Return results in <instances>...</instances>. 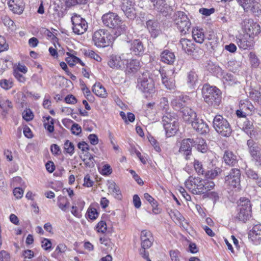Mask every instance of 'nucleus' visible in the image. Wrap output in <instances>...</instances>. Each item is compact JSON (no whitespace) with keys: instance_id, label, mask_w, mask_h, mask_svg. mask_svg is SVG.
I'll use <instances>...</instances> for the list:
<instances>
[{"instance_id":"f257e3e1","label":"nucleus","mask_w":261,"mask_h":261,"mask_svg":"<svg viewBox=\"0 0 261 261\" xmlns=\"http://www.w3.org/2000/svg\"><path fill=\"white\" fill-rule=\"evenodd\" d=\"M185 185L187 189L194 194L206 193L214 189L215 186L212 181L192 176L186 180Z\"/></svg>"},{"instance_id":"f03ea898","label":"nucleus","mask_w":261,"mask_h":261,"mask_svg":"<svg viewBox=\"0 0 261 261\" xmlns=\"http://www.w3.org/2000/svg\"><path fill=\"white\" fill-rule=\"evenodd\" d=\"M101 19L105 26L114 29L116 37L125 32L127 27L117 14L109 12L103 14Z\"/></svg>"},{"instance_id":"7ed1b4c3","label":"nucleus","mask_w":261,"mask_h":261,"mask_svg":"<svg viewBox=\"0 0 261 261\" xmlns=\"http://www.w3.org/2000/svg\"><path fill=\"white\" fill-rule=\"evenodd\" d=\"M202 94L204 101L210 106L216 108L219 106L221 101V92L216 87L204 85Z\"/></svg>"},{"instance_id":"20e7f679","label":"nucleus","mask_w":261,"mask_h":261,"mask_svg":"<svg viewBox=\"0 0 261 261\" xmlns=\"http://www.w3.org/2000/svg\"><path fill=\"white\" fill-rule=\"evenodd\" d=\"M138 88L145 94H151L155 91L154 82L148 71L143 72L137 80Z\"/></svg>"},{"instance_id":"39448f33","label":"nucleus","mask_w":261,"mask_h":261,"mask_svg":"<svg viewBox=\"0 0 261 261\" xmlns=\"http://www.w3.org/2000/svg\"><path fill=\"white\" fill-rule=\"evenodd\" d=\"M92 41L97 47H105L113 43L114 37L107 30L99 29L94 32Z\"/></svg>"},{"instance_id":"423d86ee","label":"nucleus","mask_w":261,"mask_h":261,"mask_svg":"<svg viewBox=\"0 0 261 261\" xmlns=\"http://www.w3.org/2000/svg\"><path fill=\"white\" fill-rule=\"evenodd\" d=\"M213 127L216 131L224 137H228L230 135L232 129L230 125L225 118L222 115H216L213 121Z\"/></svg>"},{"instance_id":"0eeeda50","label":"nucleus","mask_w":261,"mask_h":261,"mask_svg":"<svg viewBox=\"0 0 261 261\" xmlns=\"http://www.w3.org/2000/svg\"><path fill=\"white\" fill-rule=\"evenodd\" d=\"M174 23L178 31L182 34H187L191 26L189 18L185 13L182 11H177L173 16Z\"/></svg>"},{"instance_id":"6e6552de","label":"nucleus","mask_w":261,"mask_h":261,"mask_svg":"<svg viewBox=\"0 0 261 261\" xmlns=\"http://www.w3.org/2000/svg\"><path fill=\"white\" fill-rule=\"evenodd\" d=\"M251 216V205L250 200L246 198H241L238 205V213L237 218L241 221L245 222Z\"/></svg>"},{"instance_id":"1a4fd4ad","label":"nucleus","mask_w":261,"mask_h":261,"mask_svg":"<svg viewBox=\"0 0 261 261\" xmlns=\"http://www.w3.org/2000/svg\"><path fill=\"white\" fill-rule=\"evenodd\" d=\"M241 172L238 168H232L225 177V184L229 189H240Z\"/></svg>"},{"instance_id":"9d476101","label":"nucleus","mask_w":261,"mask_h":261,"mask_svg":"<svg viewBox=\"0 0 261 261\" xmlns=\"http://www.w3.org/2000/svg\"><path fill=\"white\" fill-rule=\"evenodd\" d=\"M72 24V30L76 35H82L84 34L88 29V24L85 19L82 18L77 14H73L71 18Z\"/></svg>"},{"instance_id":"9b49d317","label":"nucleus","mask_w":261,"mask_h":261,"mask_svg":"<svg viewBox=\"0 0 261 261\" xmlns=\"http://www.w3.org/2000/svg\"><path fill=\"white\" fill-rule=\"evenodd\" d=\"M241 25L244 33L252 37H254L260 32V25L252 19H245L242 21Z\"/></svg>"},{"instance_id":"f8f14e48","label":"nucleus","mask_w":261,"mask_h":261,"mask_svg":"<svg viewBox=\"0 0 261 261\" xmlns=\"http://www.w3.org/2000/svg\"><path fill=\"white\" fill-rule=\"evenodd\" d=\"M173 0H150L153 9L161 13L163 16H167L173 9L172 4Z\"/></svg>"},{"instance_id":"ddd939ff","label":"nucleus","mask_w":261,"mask_h":261,"mask_svg":"<svg viewBox=\"0 0 261 261\" xmlns=\"http://www.w3.org/2000/svg\"><path fill=\"white\" fill-rule=\"evenodd\" d=\"M159 72L161 74L162 84L165 87L169 90L174 89L175 87V81L173 78L175 69L172 68L167 71L162 69L160 70Z\"/></svg>"},{"instance_id":"4468645a","label":"nucleus","mask_w":261,"mask_h":261,"mask_svg":"<svg viewBox=\"0 0 261 261\" xmlns=\"http://www.w3.org/2000/svg\"><path fill=\"white\" fill-rule=\"evenodd\" d=\"M247 144L255 165L259 169H261V151L259 147L252 139L248 140Z\"/></svg>"},{"instance_id":"2eb2a0df","label":"nucleus","mask_w":261,"mask_h":261,"mask_svg":"<svg viewBox=\"0 0 261 261\" xmlns=\"http://www.w3.org/2000/svg\"><path fill=\"white\" fill-rule=\"evenodd\" d=\"M239 106V109L237 110L236 114L239 118L245 117L254 110V107L248 99L240 100Z\"/></svg>"},{"instance_id":"dca6fc26","label":"nucleus","mask_w":261,"mask_h":261,"mask_svg":"<svg viewBox=\"0 0 261 261\" xmlns=\"http://www.w3.org/2000/svg\"><path fill=\"white\" fill-rule=\"evenodd\" d=\"M236 42L238 46L243 49H247L252 47L254 37L246 34H240L236 36Z\"/></svg>"},{"instance_id":"f3484780","label":"nucleus","mask_w":261,"mask_h":261,"mask_svg":"<svg viewBox=\"0 0 261 261\" xmlns=\"http://www.w3.org/2000/svg\"><path fill=\"white\" fill-rule=\"evenodd\" d=\"M126 60L123 55L121 56L112 55L108 62V65L114 69H123L125 67Z\"/></svg>"},{"instance_id":"a211bd4d","label":"nucleus","mask_w":261,"mask_h":261,"mask_svg":"<svg viewBox=\"0 0 261 261\" xmlns=\"http://www.w3.org/2000/svg\"><path fill=\"white\" fill-rule=\"evenodd\" d=\"M121 8L128 18L133 19L136 17V11L130 0H121Z\"/></svg>"},{"instance_id":"6ab92c4d","label":"nucleus","mask_w":261,"mask_h":261,"mask_svg":"<svg viewBox=\"0 0 261 261\" xmlns=\"http://www.w3.org/2000/svg\"><path fill=\"white\" fill-rule=\"evenodd\" d=\"M129 43V49L134 55L141 56L144 54L145 48L142 41L139 39H135L130 41H127Z\"/></svg>"},{"instance_id":"aec40b11","label":"nucleus","mask_w":261,"mask_h":261,"mask_svg":"<svg viewBox=\"0 0 261 261\" xmlns=\"http://www.w3.org/2000/svg\"><path fill=\"white\" fill-rule=\"evenodd\" d=\"M193 146V139L190 138L184 139L180 143L179 152L185 155L186 159L187 160L189 158L188 156L191 154L192 147Z\"/></svg>"},{"instance_id":"412c9836","label":"nucleus","mask_w":261,"mask_h":261,"mask_svg":"<svg viewBox=\"0 0 261 261\" xmlns=\"http://www.w3.org/2000/svg\"><path fill=\"white\" fill-rule=\"evenodd\" d=\"M249 238L251 241L255 245L259 244L261 243V224L255 225L250 230Z\"/></svg>"},{"instance_id":"4be33fe9","label":"nucleus","mask_w":261,"mask_h":261,"mask_svg":"<svg viewBox=\"0 0 261 261\" xmlns=\"http://www.w3.org/2000/svg\"><path fill=\"white\" fill-rule=\"evenodd\" d=\"M246 12H255L258 9V3L256 0H237Z\"/></svg>"},{"instance_id":"5701e85b","label":"nucleus","mask_w":261,"mask_h":261,"mask_svg":"<svg viewBox=\"0 0 261 261\" xmlns=\"http://www.w3.org/2000/svg\"><path fill=\"white\" fill-rule=\"evenodd\" d=\"M8 5L14 13L20 14L23 11L24 5L22 0H9Z\"/></svg>"},{"instance_id":"b1692460","label":"nucleus","mask_w":261,"mask_h":261,"mask_svg":"<svg viewBox=\"0 0 261 261\" xmlns=\"http://www.w3.org/2000/svg\"><path fill=\"white\" fill-rule=\"evenodd\" d=\"M191 124L193 128L201 134H206L209 130L208 125L201 119L197 118Z\"/></svg>"},{"instance_id":"393cba45","label":"nucleus","mask_w":261,"mask_h":261,"mask_svg":"<svg viewBox=\"0 0 261 261\" xmlns=\"http://www.w3.org/2000/svg\"><path fill=\"white\" fill-rule=\"evenodd\" d=\"M181 113L182 118L186 122L192 123L197 118L196 113L189 107L182 108Z\"/></svg>"},{"instance_id":"a878e982","label":"nucleus","mask_w":261,"mask_h":261,"mask_svg":"<svg viewBox=\"0 0 261 261\" xmlns=\"http://www.w3.org/2000/svg\"><path fill=\"white\" fill-rule=\"evenodd\" d=\"M126 71L127 74H134L140 68L141 65L139 60L132 59L129 61L126 60Z\"/></svg>"},{"instance_id":"bb28decb","label":"nucleus","mask_w":261,"mask_h":261,"mask_svg":"<svg viewBox=\"0 0 261 261\" xmlns=\"http://www.w3.org/2000/svg\"><path fill=\"white\" fill-rule=\"evenodd\" d=\"M66 55L67 56L66 58V61L70 66H73L77 63L80 64L83 66H85L84 62L76 56V51L73 50H70L69 51L66 52Z\"/></svg>"},{"instance_id":"cd10ccee","label":"nucleus","mask_w":261,"mask_h":261,"mask_svg":"<svg viewBox=\"0 0 261 261\" xmlns=\"http://www.w3.org/2000/svg\"><path fill=\"white\" fill-rule=\"evenodd\" d=\"M223 159L225 163L230 166H235L238 161V156L232 151L226 150L225 151Z\"/></svg>"},{"instance_id":"c85d7f7f","label":"nucleus","mask_w":261,"mask_h":261,"mask_svg":"<svg viewBox=\"0 0 261 261\" xmlns=\"http://www.w3.org/2000/svg\"><path fill=\"white\" fill-rule=\"evenodd\" d=\"M179 45L182 49L189 55H191L195 49L194 44L192 41L186 38H181L180 40Z\"/></svg>"},{"instance_id":"c756f323","label":"nucleus","mask_w":261,"mask_h":261,"mask_svg":"<svg viewBox=\"0 0 261 261\" xmlns=\"http://www.w3.org/2000/svg\"><path fill=\"white\" fill-rule=\"evenodd\" d=\"M177 116L174 113L166 112L162 117V123L163 126L170 124L177 123Z\"/></svg>"},{"instance_id":"7c9ffc66","label":"nucleus","mask_w":261,"mask_h":261,"mask_svg":"<svg viewBox=\"0 0 261 261\" xmlns=\"http://www.w3.org/2000/svg\"><path fill=\"white\" fill-rule=\"evenodd\" d=\"M146 27L152 37L155 38L160 33L158 22L149 20L146 22Z\"/></svg>"},{"instance_id":"2f4dec72","label":"nucleus","mask_w":261,"mask_h":261,"mask_svg":"<svg viewBox=\"0 0 261 261\" xmlns=\"http://www.w3.org/2000/svg\"><path fill=\"white\" fill-rule=\"evenodd\" d=\"M57 204L58 207L63 212H67L70 207V202L68 199L62 195L57 197Z\"/></svg>"},{"instance_id":"473e14b6","label":"nucleus","mask_w":261,"mask_h":261,"mask_svg":"<svg viewBox=\"0 0 261 261\" xmlns=\"http://www.w3.org/2000/svg\"><path fill=\"white\" fill-rule=\"evenodd\" d=\"M175 60V56L174 53L170 50H165L161 55V60L162 62L168 64H172Z\"/></svg>"},{"instance_id":"72a5a7b5","label":"nucleus","mask_w":261,"mask_h":261,"mask_svg":"<svg viewBox=\"0 0 261 261\" xmlns=\"http://www.w3.org/2000/svg\"><path fill=\"white\" fill-rule=\"evenodd\" d=\"M108 190L109 192L115 198L117 199H121L122 198V195L120 188L113 181L109 183Z\"/></svg>"},{"instance_id":"f704fd0d","label":"nucleus","mask_w":261,"mask_h":261,"mask_svg":"<svg viewBox=\"0 0 261 261\" xmlns=\"http://www.w3.org/2000/svg\"><path fill=\"white\" fill-rule=\"evenodd\" d=\"M192 37L196 42L199 43H203L205 38L203 30L198 28H194L192 31Z\"/></svg>"},{"instance_id":"c9c22d12","label":"nucleus","mask_w":261,"mask_h":261,"mask_svg":"<svg viewBox=\"0 0 261 261\" xmlns=\"http://www.w3.org/2000/svg\"><path fill=\"white\" fill-rule=\"evenodd\" d=\"M242 129L250 137L254 136L255 132L254 131L253 120H246L243 123Z\"/></svg>"},{"instance_id":"e433bc0d","label":"nucleus","mask_w":261,"mask_h":261,"mask_svg":"<svg viewBox=\"0 0 261 261\" xmlns=\"http://www.w3.org/2000/svg\"><path fill=\"white\" fill-rule=\"evenodd\" d=\"M221 78L224 84L231 86L237 83V81L232 74L224 71H221Z\"/></svg>"},{"instance_id":"4c0bfd02","label":"nucleus","mask_w":261,"mask_h":261,"mask_svg":"<svg viewBox=\"0 0 261 261\" xmlns=\"http://www.w3.org/2000/svg\"><path fill=\"white\" fill-rule=\"evenodd\" d=\"M194 146L199 151L205 153L208 150V147L205 141L201 138H197L194 141Z\"/></svg>"},{"instance_id":"58836bf2","label":"nucleus","mask_w":261,"mask_h":261,"mask_svg":"<svg viewBox=\"0 0 261 261\" xmlns=\"http://www.w3.org/2000/svg\"><path fill=\"white\" fill-rule=\"evenodd\" d=\"M186 99H187V97H185L182 95H179L171 101V106L175 110L182 109L186 102Z\"/></svg>"},{"instance_id":"ea45409f","label":"nucleus","mask_w":261,"mask_h":261,"mask_svg":"<svg viewBox=\"0 0 261 261\" xmlns=\"http://www.w3.org/2000/svg\"><path fill=\"white\" fill-rule=\"evenodd\" d=\"M165 130L166 136L171 137L174 136L178 129V123L170 124L163 126Z\"/></svg>"},{"instance_id":"a19ab883","label":"nucleus","mask_w":261,"mask_h":261,"mask_svg":"<svg viewBox=\"0 0 261 261\" xmlns=\"http://www.w3.org/2000/svg\"><path fill=\"white\" fill-rule=\"evenodd\" d=\"M92 91L97 96L100 97H106L107 95L105 88L99 83L94 85Z\"/></svg>"},{"instance_id":"79ce46f5","label":"nucleus","mask_w":261,"mask_h":261,"mask_svg":"<svg viewBox=\"0 0 261 261\" xmlns=\"http://www.w3.org/2000/svg\"><path fill=\"white\" fill-rule=\"evenodd\" d=\"M198 82V75L194 71H190L187 75V84L190 87L194 88Z\"/></svg>"},{"instance_id":"37998d69","label":"nucleus","mask_w":261,"mask_h":261,"mask_svg":"<svg viewBox=\"0 0 261 261\" xmlns=\"http://www.w3.org/2000/svg\"><path fill=\"white\" fill-rule=\"evenodd\" d=\"M44 127L49 133H53L54 131V120L53 118L49 116L44 117Z\"/></svg>"},{"instance_id":"c03bdc74","label":"nucleus","mask_w":261,"mask_h":261,"mask_svg":"<svg viewBox=\"0 0 261 261\" xmlns=\"http://www.w3.org/2000/svg\"><path fill=\"white\" fill-rule=\"evenodd\" d=\"M249 97L253 100L257 101L258 103L261 102V94L258 91L251 89L249 92Z\"/></svg>"},{"instance_id":"a18cd8bd","label":"nucleus","mask_w":261,"mask_h":261,"mask_svg":"<svg viewBox=\"0 0 261 261\" xmlns=\"http://www.w3.org/2000/svg\"><path fill=\"white\" fill-rule=\"evenodd\" d=\"M12 65V62L9 59H0V74H2L4 71Z\"/></svg>"},{"instance_id":"49530a36","label":"nucleus","mask_w":261,"mask_h":261,"mask_svg":"<svg viewBox=\"0 0 261 261\" xmlns=\"http://www.w3.org/2000/svg\"><path fill=\"white\" fill-rule=\"evenodd\" d=\"M0 108L4 111H7L12 108L11 102L5 97L2 98L0 100Z\"/></svg>"},{"instance_id":"de8ad7c7","label":"nucleus","mask_w":261,"mask_h":261,"mask_svg":"<svg viewBox=\"0 0 261 261\" xmlns=\"http://www.w3.org/2000/svg\"><path fill=\"white\" fill-rule=\"evenodd\" d=\"M64 148L65 151L70 155H72L74 153V146L73 143L69 140H66L64 143Z\"/></svg>"},{"instance_id":"09e8293b","label":"nucleus","mask_w":261,"mask_h":261,"mask_svg":"<svg viewBox=\"0 0 261 261\" xmlns=\"http://www.w3.org/2000/svg\"><path fill=\"white\" fill-rule=\"evenodd\" d=\"M67 250V246L63 243H60L57 246L54 254L57 255H61L65 253Z\"/></svg>"},{"instance_id":"8fccbe9b","label":"nucleus","mask_w":261,"mask_h":261,"mask_svg":"<svg viewBox=\"0 0 261 261\" xmlns=\"http://www.w3.org/2000/svg\"><path fill=\"white\" fill-rule=\"evenodd\" d=\"M85 55L86 56L93 59L97 62H100L101 60V57L93 50H86L85 53Z\"/></svg>"},{"instance_id":"3c124183","label":"nucleus","mask_w":261,"mask_h":261,"mask_svg":"<svg viewBox=\"0 0 261 261\" xmlns=\"http://www.w3.org/2000/svg\"><path fill=\"white\" fill-rule=\"evenodd\" d=\"M52 243L48 239L43 238L41 241V247L45 251H50L52 249Z\"/></svg>"},{"instance_id":"603ef678","label":"nucleus","mask_w":261,"mask_h":261,"mask_svg":"<svg viewBox=\"0 0 261 261\" xmlns=\"http://www.w3.org/2000/svg\"><path fill=\"white\" fill-rule=\"evenodd\" d=\"M194 169L198 175H202L204 173V169L201 162L195 160L193 163Z\"/></svg>"},{"instance_id":"864d4df0","label":"nucleus","mask_w":261,"mask_h":261,"mask_svg":"<svg viewBox=\"0 0 261 261\" xmlns=\"http://www.w3.org/2000/svg\"><path fill=\"white\" fill-rule=\"evenodd\" d=\"M1 87L5 89H10L13 86V82L11 80L3 79L0 81Z\"/></svg>"},{"instance_id":"5fc2aeb1","label":"nucleus","mask_w":261,"mask_h":261,"mask_svg":"<svg viewBox=\"0 0 261 261\" xmlns=\"http://www.w3.org/2000/svg\"><path fill=\"white\" fill-rule=\"evenodd\" d=\"M88 217L91 220H95L98 216V213L95 208H89L87 211Z\"/></svg>"},{"instance_id":"6e6d98bb","label":"nucleus","mask_w":261,"mask_h":261,"mask_svg":"<svg viewBox=\"0 0 261 261\" xmlns=\"http://www.w3.org/2000/svg\"><path fill=\"white\" fill-rule=\"evenodd\" d=\"M249 59L251 65L254 67H257L259 64V61L256 56L253 53L249 54Z\"/></svg>"},{"instance_id":"4d7b16f0","label":"nucleus","mask_w":261,"mask_h":261,"mask_svg":"<svg viewBox=\"0 0 261 261\" xmlns=\"http://www.w3.org/2000/svg\"><path fill=\"white\" fill-rule=\"evenodd\" d=\"M245 174L248 178L253 179H257L258 178V175L256 172L250 168L246 169Z\"/></svg>"},{"instance_id":"13d9d810","label":"nucleus","mask_w":261,"mask_h":261,"mask_svg":"<svg viewBox=\"0 0 261 261\" xmlns=\"http://www.w3.org/2000/svg\"><path fill=\"white\" fill-rule=\"evenodd\" d=\"M73 205L71 207V214L75 217L77 218H80L82 216V215L81 214V212L82 211L80 210V208L77 207L76 205V204H75L74 202H72Z\"/></svg>"},{"instance_id":"bf43d9fd","label":"nucleus","mask_w":261,"mask_h":261,"mask_svg":"<svg viewBox=\"0 0 261 261\" xmlns=\"http://www.w3.org/2000/svg\"><path fill=\"white\" fill-rule=\"evenodd\" d=\"M160 108L165 111V113L168 112L169 108L168 101L167 98L163 97L161 99L160 103Z\"/></svg>"},{"instance_id":"052dcab7","label":"nucleus","mask_w":261,"mask_h":261,"mask_svg":"<svg viewBox=\"0 0 261 261\" xmlns=\"http://www.w3.org/2000/svg\"><path fill=\"white\" fill-rule=\"evenodd\" d=\"M141 242L144 241V240H147L152 238V236L150 231L143 230L141 232Z\"/></svg>"},{"instance_id":"680f3d73","label":"nucleus","mask_w":261,"mask_h":261,"mask_svg":"<svg viewBox=\"0 0 261 261\" xmlns=\"http://www.w3.org/2000/svg\"><path fill=\"white\" fill-rule=\"evenodd\" d=\"M112 172V169L111 166L108 164L104 165L100 171V173L105 176L110 175Z\"/></svg>"},{"instance_id":"e2e57ef3","label":"nucleus","mask_w":261,"mask_h":261,"mask_svg":"<svg viewBox=\"0 0 261 261\" xmlns=\"http://www.w3.org/2000/svg\"><path fill=\"white\" fill-rule=\"evenodd\" d=\"M97 231L99 232L105 233L107 229V224L105 221H100L96 226Z\"/></svg>"},{"instance_id":"0e129e2a","label":"nucleus","mask_w":261,"mask_h":261,"mask_svg":"<svg viewBox=\"0 0 261 261\" xmlns=\"http://www.w3.org/2000/svg\"><path fill=\"white\" fill-rule=\"evenodd\" d=\"M33 117V114L30 109L27 110L22 113V117L27 121H29L32 120Z\"/></svg>"},{"instance_id":"69168bd1","label":"nucleus","mask_w":261,"mask_h":261,"mask_svg":"<svg viewBox=\"0 0 261 261\" xmlns=\"http://www.w3.org/2000/svg\"><path fill=\"white\" fill-rule=\"evenodd\" d=\"M170 255L172 261H180V252L178 250H171Z\"/></svg>"},{"instance_id":"338daca9","label":"nucleus","mask_w":261,"mask_h":261,"mask_svg":"<svg viewBox=\"0 0 261 261\" xmlns=\"http://www.w3.org/2000/svg\"><path fill=\"white\" fill-rule=\"evenodd\" d=\"M71 130L73 134L79 135L82 132V128L78 124L74 123L72 125Z\"/></svg>"},{"instance_id":"774afa93","label":"nucleus","mask_w":261,"mask_h":261,"mask_svg":"<svg viewBox=\"0 0 261 261\" xmlns=\"http://www.w3.org/2000/svg\"><path fill=\"white\" fill-rule=\"evenodd\" d=\"M9 254L5 250H2L0 252V261H9Z\"/></svg>"}]
</instances>
